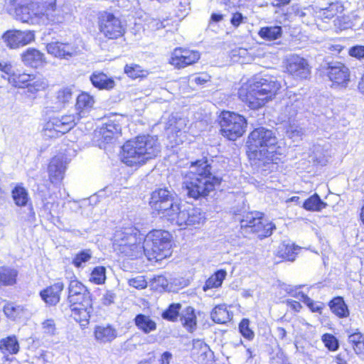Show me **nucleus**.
Masks as SVG:
<instances>
[{"instance_id":"1","label":"nucleus","mask_w":364,"mask_h":364,"mask_svg":"<svg viewBox=\"0 0 364 364\" xmlns=\"http://www.w3.org/2000/svg\"><path fill=\"white\" fill-rule=\"evenodd\" d=\"M149 204L160 218L179 227L199 225L205 221L200 208L181 205L174 191L166 188L154 191Z\"/></svg>"},{"instance_id":"2","label":"nucleus","mask_w":364,"mask_h":364,"mask_svg":"<svg viewBox=\"0 0 364 364\" xmlns=\"http://www.w3.org/2000/svg\"><path fill=\"white\" fill-rule=\"evenodd\" d=\"M213 164V160L210 162L206 158L191 162L192 170L185 175L183 182L189 198H205L220 184L222 178L217 175Z\"/></svg>"},{"instance_id":"3","label":"nucleus","mask_w":364,"mask_h":364,"mask_svg":"<svg viewBox=\"0 0 364 364\" xmlns=\"http://www.w3.org/2000/svg\"><path fill=\"white\" fill-rule=\"evenodd\" d=\"M281 88V83L271 75L256 76L238 90L239 98L251 109L259 110L272 100Z\"/></svg>"},{"instance_id":"4","label":"nucleus","mask_w":364,"mask_h":364,"mask_svg":"<svg viewBox=\"0 0 364 364\" xmlns=\"http://www.w3.org/2000/svg\"><path fill=\"white\" fill-rule=\"evenodd\" d=\"M277 138L275 133L264 127L252 130L247 138L248 156L251 159L262 161L263 165L277 164Z\"/></svg>"},{"instance_id":"5","label":"nucleus","mask_w":364,"mask_h":364,"mask_svg":"<svg viewBox=\"0 0 364 364\" xmlns=\"http://www.w3.org/2000/svg\"><path fill=\"white\" fill-rule=\"evenodd\" d=\"M122 149V161L129 166H134L155 158L161 151V145L156 136L143 135L127 141Z\"/></svg>"},{"instance_id":"6","label":"nucleus","mask_w":364,"mask_h":364,"mask_svg":"<svg viewBox=\"0 0 364 364\" xmlns=\"http://www.w3.org/2000/svg\"><path fill=\"white\" fill-rule=\"evenodd\" d=\"M95 103L93 97L87 93L78 95L75 105L77 115L65 114L50 119L46 124L44 135L48 137H58L74 127L80 118L85 117L90 112Z\"/></svg>"},{"instance_id":"7","label":"nucleus","mask_w":364,"mask_h":364,"mask_svg":"<svg viewBox=\"0 0 364 364\" xmlns=\"http://www.w3.org/2000/svg\"><path fill=\"white\" fill-rule=\"evenodd\" d=\"M68 302L70 316L82 326H86L93 311L92 294L88 289L77 279L71 280L68 287Z\"/></svg>"},{"instance_id":"8","label":"nucleus","mask_w":364,"mask_h":364,"mask_svg":"<svg viewBox=\"0 0 364 364\" xmlns=\"http://www.w3.org/2000/svg\"><path fill=\"white\" fill-rule=\"evenodd\" d=\"M136 229L125 228L117 230L114 235L113 248L122 257L134 259L143 254L141 238L137 237Z\"/></svg>"},{"instance_id":"9","label":"nucleus","mask_w":364,"mask_h":364,"mask_svg":"<svg viewBox=\"0 0 364 364\" xmlns=\"http://www.w3.org/2000/svg\"><path fill=\"white\" fill-rule=\"evenodd\" d=\"M171 234L166 230L149 232L143 242V252L150 261H159L170 255Z\"/></svg>"},{"instance_id":"10","label":"nucleus","mask_w":364,"mask_h":364,"mask_svg":"<svg viewBox=\"0 0 364 364\" xmlns=\"http://www.w3.org/2000/svg\"><path fill=\"white\" fill-rule=\"evenodd\" d=\"M235 220H239L243 233H254L260 239L270 236L275 225L269 222L259 212H234Z\"/></svg>"},{"instance_id":"11","label":"nucleus","mask_w":364,"mask_h":364,"mask_svg":"<svg viewBox=\"0 0 364 364\" xmlns=\"http://www.w3.org/2000/svg\"><path fill=\"white\" fill-rule=\"evenodd\" d=\"M39 25H60L71 19L68 5L61 0L41 3Z\"/></svg>"},{"instance_id":"12","label":"nucleus","mask_w":364,"mask_h":364,"mask_svg":"<svg viewBox=\"0 0 364 364\" xmlns=\"http://www.w3.org/2000/svg\"><path fill=\"white\" fill-rule=\"evenodd\" d=\"M246 119L237 113L224 111L220 116L221 134L230 141L242 136L247 128Z\"/></svg>"},{"instance_id":"13","label":"nucleus","mask_w":364,"mask_h":364,"mask_svg":"<svg viewBox=\"0 0 364 364\" xmlns=\"http://www.w3.org/2000/svg\"><path fill=\"white\" fill-rule=\"evenodd\" d=\"M100 32L108 39H117L123 36L124 27L121 20L113 14L101 13L98 17Z\"/></svg>"},{"instance_id":"14","label":"nucleus","mask_w":364,"mask_h":364,"mask_svg":"<svg viewBox=\"0 0 364 364\" xmlns=\"http://www.w3.org/2000/svg\"><path fill=\"white\" fill-rule=\"evenodd\" d=\"M327 75L335 88H346L350 81V70L340 62H331L328 64Z\"/></svg>"},{"instance_id":"15","label":"nucleus","mask_w":364,"mask_h":364,"mask_svg":"<svg viewBox=\"0 0 364 364\" xmlns=\"http://www.w3.org/2000/svg\"><path fill=\"white\" fill-rule=\"evenodd\" d=\"M2 40L10 49H16L26 46L35 40L31 31L9 30L2 35Z\"/></svg>"},{"instance_id":"16","label":"nucleus","mask_w":364,"mask_h":364,"mask_svg":"<svg viewBox=\"0 0 364 364\" xmlns=\"http://www.w3.org/2000/svg\"><path fill=\"white\" fill-rule=\"evenodd\" d=\"M287 70L297 80H306L311 76V67L306 59L297 55H291L287 59Z\"/></svg>"},{"instance_id":"17","label":"nucleus","mask_w":364,"mask_h":364,"mask_svg":"<svg viewBox=\"0 0 364 364\" xmlns=\"http://www.w3.org/2000/svg\"><path fill=\"white\" fill-rule=\"evenodd\" d=\"M200 57L198 51L176 48L172 53L170 63L178 68H182L196 63Z\"/></svg>"},{"instance_id":"18","label":"nucleus","mask_w":364,"mask_h":364,"mask_svg":"<svg viewBox=\"0 0 364 364\" xmlns=\"http://www.w3.org/2000/svg\"><path fill=\"white\" fill-rule=\"evenodd\" d=\"M41 3L31 1L16 8L17 19L23 23L39 24Z\"/></svg>"},{"instance_id":"19","label":"nucleus","mask_w":364,"mask_h":364,"mask_svg":"<svg viewBox=\"0 0 364 364\" xmlns=\"http://www.w3.org/2000/svg\"><path fill=\"white\" fill-rule=\"evenodd\" d=\"M48 53L56 58L68 60L77 55V47L70 43L52 42L46 46Z\"/></svg>"},{"instance_id":"20","label":"nucleus","mask_w":364,"mask_h":364,"mask_svg":"<svg viewBox=\"0 0 364 364\" xmlns=\"http://www.w3.org/2000/svg\"><path fill=\"white\" fill-rule=\"evenodd\" d=\"M191 355L196 361L201 363L212 362L214 357L209 346L200 339L193 340Z\"/></svg>"},{"instance_id":"21","label":"nucleus","mask_w":364,"mask_h":364,"mask_svg":"<svg viewBox=\"0 0 364 364\" xmlns=\"http://www.w3.org/2000/svg\"><path fill=\"white\" fill-rule=\"evenodd\" d=\"M66 169V161L63 156L53 157L48 165L49 179L52 183L60 182L64 178Z\"/></svg>"},{"instance_id":"22","label":"nucleus","mask_w":364,"mask_h":364,"mask_svg":"<svg viewBox=\"0 0 364 364\" xmlns=\"http://www.w3.org/2000/svg\"><path fill=\"white\" fill-rule=\"evenodd\" d=\"M64 289L62 282H58L39 293L41 299L48 306H55L60 299V294Z\"/></svg>"},{"instance_id":"23","label":"nucleus","mask_w":364,"mask_h":364,"mask_svg":"<svg viewBox=\"0 0 364 364\" xmlns=\"http://www.w3.org/2000/svg\"><path fill=\"white\" fill-rule=\"evenodd\" d=\"M95 339L100 343H110L117 337V331L110 324L96 326Z\"/></svg>"},{"instance_id":"24","label":"nucleus","mask_w":364,"mask_h":364,"mask_svg":"<svg viewBox=\"0 0 364 364\" xmlns=\"http://www.w3.org/2000/svg\"><path fill=\"white\" fill-rule=\"evenodd\" d=\"M22 61L25 65L32 68H38L45 62L44 54L35 48H28L21 54Z\"/></svg>"},{"instance_id":"25","label":"nucleus","mask_w":364,"mask_h":364,"mask_svg":"<svg viewBox=\"0 0 364 364\" xmlns=\"http://www.w3.org/2000/svg\"><path fill=\"white\" fill-rule=\"evenodd\" d=\"M90 80L92 85L100 90H110L115 86L114 80L102 72H94Z\"/></svg>"},{"instance_id":"26","label":"nucleus","mask_w":364,"mask_h":364,"mask_svg":"<svg viewBox=\"0 0 364 364\" xmlns=\"http://www.w3.org/2000/svg\"><path fill=\"white\" fill-rule=\"evenodd\" d=\"M134 321L137 328L146 334L156 329V323L149 316L139 314L135 316Z\"/></svg>"},{"instance_id":"27","label":"nucleus","mask_w":364,"mask_h":364,"mask_svg":"<svg viewBox=\"0 0 364 364\" xmlns=\"http://www.w3.org/2000/svg\"><path fill=\"white\" fill-rule=\"evenodd\" d=\"M47 86V82L43 80L40 78L35 79L31 83L26 85L23 91V94L28 99L33 100L36 97L37 92L45 90Z\"/></svg>"},{"instance_id":"28","label":"nucleus","mask_w":364,"mask_h":364,"mask_svg":"<svg viewBox=\"0 0 364 364\" xmlns=\"http://www.w3.org/2000/svg\"><path fill=\"white\" fill-rule=\"evenodd\" d=\"M18 271L14 268L0 267V285L11 286L16 284Z\"/></svg>"},{"instance_id":"29","label":"nucleus","mask_w":364,"mask_h":364,"mask_svg":"<svg viewBox=\"0 0 364 364\" xmlns=\"http://www.w3.org/2000/svg\"><path fill=\"white\" fill-rule=\"evenodd\" d=\"M300 250L299 246H296L289 242H284L279 246L277 255L279 257L285 259L289 261H294L295 259L297 251Z\"/></svg>"},{"instance_id":"30","label":"nucleus","mask_w":364,"mask_h":364,"mask_svg":"<svg viewBox=\"0 0 364 364\" xmlns=\"http://www.w3.org/2000/svg\"><path fill=\"white\" fill-rule=\"evenodd\" d=\"M259 36L265 41H274L282 35V28L279 26L262 27L258 31Z\"/></svg>"},{"instance_id":"31","label":"nucleus","mask_w":364,"mask_h":364,"mask_svg":"<svg viewBox=\"0 0 364 364\" xmlns=\"http://www.w3.org/2000/svg\"><path fill=\"white\" fill-rule=\"evenodd\" d=\"M329 307L331 311L340 318L347 317L349 311L343 299L341 296H336L329 302Z\"/></svg>"},{"instance_id":"32","label":"nucleus","mask_w":364,"mask_h":364,"mask_svg":"<svg viewBox=\"0 0 364 364\" xmlns=\"http://www.w3.org/2000/svg\"><path fill=\"white\" fill-rule=\"evenodd\" d=\"M227 272L224 269L216 271L211 277H210L205 282L203 290L207 291L208 289L218 288L221 287L223 280L225 279Z\"/></svg>"},{"instance_id":"33","label":"nucleus","mask_w":364,"mask_h":364,"mask_svg":"<svg viewBox=\"0 0 364 364\" xmlns=\"http://www.w3.org/2000/svg\"><path fill=\"white\" fill-rule=\"evenodd\" d=\"M11 195L17 206H26L30 201L28 191L22 185H17L12 190Z\"/></svg>"},{"instance_id":"34","label":"nucleus","mask_w":364,"mask_h":364,"mask_svg":"<svg viewBox=\"0 0 364 364\" xmlns=\"http://www.w3.org/2000/svg\"><path fill=\"white\" fill-rule=\"evenodd\" d=\"M0 350L4 354H16L19 350V345L16 336L2 338L0 341Z\"/></svg>"},{"instance_id":"35","label":"nucleus","mask_w":364,"mask_h":364,"mask_svg":"<svg viewBox=\"0 0 364 364\" xmlns=\"http://www.w3.org/2000/svg\"><path fill=\"white\" fill-rule=\"evenodd\" d=\"M326 205L327 204L321 199L317 193L310 196L302 204V207L308 211H321Z\"/></svg>"},{"instance_id":"36","label":"nucleus","mask_w":364,"mask_h":364,"mask_svg":"<svg viewBox=\"0 0 364 364\" xmlns=\"http://www.w3.org/2000/svg\"><path fill=\"white\" fill-rule=\"evenodd\" d=\"M181 321L188 331H192L195 329L196 326V316L193 307L188 306L182 311Z\"/></svg>"},{"instance_id":"37","label":"nucleus","mask_w":364,"mask_h":364,"mask_svg":"<svg viewBox=\"0 0 364 364\" xmlns=\"http://www.w3.org/2000/svg\"><path fill=\"white\" fill-rule=\"evenodd\" d=\"M210 317L215 323H224L229 319V314L224 305H218L212 310Z\"/></svg>"},{"instance_id":"38","label":"nucleus","mask_w":364,"mask_h":364,"mask_svg":"<svg viewBox=\"0 0 364 364\" xmlns=\"http://www.w3.org/2000/svg\"><path fill=\"white\" fill-rule=\"evenodd\" d=\"M24 307L21 305H16L13 303L7 304L4 307V312L6 316L15 320L16 318L21 317L24 312Z\"/></svg>"},{"instance_id":"39","label":"nucleus","mask_w":364,"mask_h":364,"mask_svg":"<svg viewBox=\"0 0 364 364\" xmlns=\"http://www.w3.org/2000/svg\"><path fill=\"white\" fill-rule=\"evenodd\" d=\"M181 309V304H171L163 311L161 316L164 319L169 321H176L179 316V311Z\"/></svg>"},{"instance_id":"40","label":"nucleus","mask_w":364,"mask_h":364,"mask_svg":"<svg viewBox=\"0 0 364 364\" xmlns=\"http://www.w3.org/2000/svg\"><path fill=\"white\" fill-rule=\"evenodd\" d=\"M36 78L33 77L32 75L26 73H21V74H14L12 75V80L9 78V80L11 81L12 80V82L14 83V85L15 87H22L24 88L26 85L28 83H31L33 80H34Z\"/></svg>"},{"instance_id":"41","label":"nucleus","mask_w":364,"mask_h":364,"mask_svg":"<svg viewBox=\"0 0 364 364\" xmlns=\"http://www.w3.org/2000/svg\"><path fill=\"white\" fill-rule=\"evenodd\" d=\"M92 256L90 249H85L77 253L73 259L72 264L77 268L82 267V264L88 262Z\"/></svg>"},{"instance_id":"42","label":"nucleus","mask_w":364,"mask_h":364,"mask_svg":"<svg viewBox=\"0 0 364 364\" xmlns=\"http://www.w3.org/2000/svg\"><path fill=\"white\" fill-rule=\"evenodd\" d=\"M106 280V269L105 267L98 266L95 267L90 277V281L96 284H104Z\"/></svg>"},{"instance_id":"43","label":"nucleus","mask_w":364,"mask_h":364,"mask_svg":"<svg viewBox=\"0 0 364 364\" xmlns=\"http://www.w3.org/2000/svg\"><path fill=\"white\" fill-rule=\"evenodd\" d=\"M311 158L314 161L322 166L325 165L327 162L324 149L318 144L313 146Z\"/></svg>"},{"instance_id":"44","label":"nucleus","mask_w":364,"mask_h":364,"mask_svg":"<svg viewBox=\"0 0 364 364\" xmlns=\"http://www.w3.org/2000/svg\"><path fill=\"white\" fill-rule=\"evenodd\" d=\"M124 73L131 78L143 77L145 76V71L141 68V66L136 64L126 65Z\"/></svg>"},{"instance_id":"45","label":"nucleus","mask_w":364,"mask_h":364,"mask_svg":"<svg viewBox=\"0 0 364 364\" xmlns=\"http://www.w3.org/2000/svg\"><path fill=\"white\" fill-rule=\"evenodd\" d=\"M239 330L242 336L249 341L255 337V333L250 328V321L247 318H243L239 324Z\"/></svg>"},{"instance_id":"46","label":"nucleus","mask_w":364,"mask_h":364,"mask_svg":"<svg viewBox=\"0 0 364 364\" xmlns=\"http://www.w3.org/2000/svg\"><path fill=\"white\" fill-rule=\"evenodd\" d=\"M322 341L325 346L331 351L336 350L339 347L338 339L332 334L325 333L322 336Z\"/></svg>"},{"instance_id":"47","label":"nucleus","mask_w":364,"mask_h":364,"mask_svg":"<svg viewBox=\"0 0 364 364\" xmlns=\"http://www.w3.org/2000/svg\"><path fill=\"white\" fill-rule=\"evenodd\" d=\"M303 302L313 312L321 313L323 309V304L318 301H314L307 295L304 293L301 294Z\"/></svg>"},{"instance_id":"48","label":"nucleus","mask_w":364,"mask_h":364,"mask_svg":"<svg viewBox=\"0 0 364 364\" xmlns=\"http://www.w3.org/2000/svg\"><path fill=\"white\" fill-rule=\"evenodd\" d=\"M73 92L70 87H63L57 92V99L62 103H66L72 98Z\"/></svg>"},{"instance_id":"49","label":"nucleus","mask_w":364,"mask_h":364,"mask_svg":"<svg viewBox=\"0 0 364 364\" xmlns=\"http://www.w3.org/2000/svg\"><path fill=\"white\" fill-rule=\"evenodd\" d=\"M363 338L364 336L358 331L352 333L348 332V341L352 348Z\"/></svg>"},{"instance_id":"50","label":"nucleus","mask_w":364,"mask_h":364,"mask_svg":"<svg viewBox=\"0 0 364 364\" xmlns=\"http://www.w3.org/2000/svg\"><path fill=\"white\" fill-rule=\"evenodd\" d=\"M129 284L131 287L136 289H144L146 287V282L142 277H137L129 280Z\"/></svg>"},{"instance_id":"51","label":"nucleus","mask_w":364,"mask_h":364,"mask_svg":"<svg viewBox=\"0 0 364 364\" xmlns=\"http://www.w3.org/2000/svg\"><path fill=\"white\" fill-rule=\"evenodd\" d=\"M246 18H247L245 17L241 13L235 12L232 15V17L230 18V23L235 28H237L241 23H244V21Z\"/></svg>"},{"instance_id":"52","label":"nucleus","mask_w":364,"mask_h":364,"mask_svg":"<svg viewBox=\"0 0 364 364\" xmlns=\"http://www.w3.org/2000/svg\"><path fill=\"white\" fill-rule=\"evenodd\" d=\"M350 55L357 58H364V46H353L349 50Z\"/></svg>"},{"instance_id":"53","label":"nucleus","mask_w":364,"mask_h":364,"mask_svg":"<svg viewBox=\"0 0 364 364\" xmlns=\"http://www.w3.org/2000/svg\"><path fill=\"white\" fill-rule=\"evenodd\" d=\"M115 298L116 294L112 291H107L102 296V303L105 306H109L114 303Z\"/></svg>"},{"instance_id":"54","label":"nucleus","mask_w":364,"mask_h":364,"mask_svg":"<svg viewBox=\"0 0 364 364\" xmlns=\"http://www.w3.org/2000/svg\"><path fill=\"white\" fill-rule=\"evenodd\" d=\"M103 127L105 129L109 130L112 133H119L121 131V127L119 123H116L112 121H109V122L105 123L102 124Z\"/></svg>"},{"instance_id":"55","label":"nucleus","mask_w":364,"mask_h":364,"mask_svg":"<svg viewBox=\"0 0 364 364\" xmlns=\"http://www.w3.org/2000/svg\"><path fill=\"white\" fill-rule=\"evenodd\" d=\"M99 133L102 136V139H103L104 141L107 143L110 142L114 135L117 134V133H112L109 130L105 129L103 127H100Z\"/></svg>"},{"instance_id":"56","label":"nucleus","mask_w":364,"mask_h":364,"mask_svg":"<svg viewBox=\"0 0 364 364\" xmlns=\"http://www.w3.org/2000/svg\"><path fill=\"white\" fill-rule=\"evenodd\" d=\"M43 328L46 333L48 334H54L55 328V323L53 319H47L43 323Z\"/></svg>"},{"instance_id":"57","label":"nucleus","mask_w":364,"mask_h":364,"mask_svg":"<svg viewBox=\"0 0 364 364\" xmlns=\"http://www.w3.org/2000/svg\"><path fill=\"white\" fill-rule=\"evenodd\" d=\"M0 70L7 75H13L12 65L6 61L0 62Z\"/></svg>"},{"instance_id":"58","label":"nucleus","mask_w":364,"mask_h":364,"mask_svg":"<svg viewBox=\"0 0 364 364\" xmlns=\"http://www.w3.org/2000/svg\"><path fill=\"white\" fill-rule=\"evenodd\" d=\"M284 112L287 113L286 115L287 118L290 119L296 114L297 110L296 109V106L291 103L290 105L287 104L286 105Z\"/></svg>"},{"instance_id":"59","label":"nucleus","mask_w":364,"mask_h":364,"mask_svg":"<svg viewBox=\"0 0 364 364\" xmlns=\"http://www.w3.org/2000/svg\"><path fill=\"white\" fill-rule=\"evenodd\" d=\"M224 18V15L220 13H213L210 16V18L209 21V26L212 23H218L222 21Z\"/></svg>"},{"instance_id":"60","label":"nucleus","mask_w":364,"mask_h":364,"mask_svg":"<svg viewBox=\"0 0 364 364\" xmlns=\"http://www.w3.org/2000/svg\"><path fill=\"white\" fill-rule=\"evenodd\" d=\"M355 353L364 354V338L353 347Z\"/></svg>"},{"instance_id":"61","label":"nucleus","mask_w":364,"mask_h":364,"mask_svg":"<svg viewBox=\"0 0 364 364\" xmlns=\"http://www.w3.org/2000/svg\"><path fill=\"white\" fill-rule=\"evenodd\" d=\"M172 358V354L166 351L161 355V364H170V360Z\"/></svg>"},{"instance_id":"62","label":"nucleus","mask_w":364,"mask_h":364,"mask_svg":"<svg viewBox=\"0 0 364 364\" xmlns=\"http://www.w3.org/2000/svg\"><path fill=\"white\" fill-rule=\"evenodd\" d=\"M276 334L279 339L284 340L287 336V331L282 327H277L276 328Z\"/></svg>"},{"instance_id":"63","label":"nucleus","mask_w":364,"mask_h":364,"mask_svg":"<svg viewBox=\"0 0 364 364\" xmlns=\"http://www.w3.org/2000/svg\"><path fill=\"white\" fill-rule=\"evenodd\" d=\"M275 1L277 3H272V5L274 7L281 8L282 6L288 5L290 3L291 0H275Z\"/></svg>"},{"instance_id":"64","label":"nucleus","mask_w":364,"mask_h":364,"mask_svg":"<svg viewBox=\"0 0 364 364\" xmlns=\"http://www.w3.org/2000/svg\"><path fill=\"white\" fill-rule=\"evenodd\" d=\"M335 362L337 364H348L346 359L344 358V356H343L341 353L338 354L335 358Z\"/></svg>"}]
</instances>
